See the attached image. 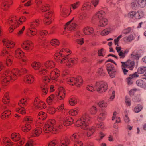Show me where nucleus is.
Returning <instances> with one entry per match:
<instances>
[{"mask_svg":"<svg viewBox=\"0 0 146 146\" xmlns=\"http://www.w3.org/2000/svg\"><path fill=\"white\" fill-rule=\"evenodd\" d=\"M59 111H62V114L59 115L58 117L63 123L64 125L66 126H68L72 124L74 121L70 117H68V112L64 108V105L62 104L57 108Z\"/></svg>","mask_w":146,"mask_h":146,"instance_id":"nucleus-11","label":"nucleus"},{"mask_svg":"<svg viewBox=\"0 0 146 146\" xmlns=\"http://www.w3.org/2000/svg\"><path fill=\"white\" fill-rule=\"evenodd\" d=\"M99 21V26L100 27H104L108 23V20L105 17L101 19Z\"/></svg>","mask_w":146,"mask_h":146,"instance_id":"nucleus-38","label":"nucleus"},{"mask_svg":"<svg viewBox=\"0 0 146 146\" xmlns=\"http://www.w3.org/2000/svg\"><path fill=\"white\" fill-rule=\"evenodd\" d=\"M135 35L131 34L123 38V40L125 42H131L134 40L135 38Z\"/></svg>","mask_w":146,"mask_h":146,"instance_id":"nucleus-34","label":"nucleus"},{"mask_svg":"<svg viewBox=\"0 0 146 146\" xmlns=\"http://www.w3.org/2000/svg\"><path fill=\"white\" fill-rule=\"evenodd\" d=\"M78 18L82 21L85 20L86 19L88 18V17L87 16V14L84 12H82L79 13L78 14Z\"/></svg>","mask_w":146,"mask_h":146,"instance_id":"nucleus-43","label":"nucleus"},{"mask_svg":"<svg viewBox=\"0 0 146 146\" xmlns=\"http://www.w3.org/2000/svg\"><path fill=\"white\" fill-rule=\"evenodd\" d=\"M59 144V141L54 140L50 142L48 145V146H58Z\"/></svg>","mask_w":146,"mask_h":146,"instance_id":"nucleus-53","label":"nucleus"},{"mask_svg":"<svg viewBox=\"0 0 146 146\" xmlns=\"http://www.w3.org/2000/svg\"><path fill=\"white\" fill-rule=\"evenodd\" d=\"M11 137L13 141L16 142L14 144L10 141L9 138L7 137H4L3 140V144L6 146H21L25 142V139L24 138L21 139L19 133H13L11 135Z\"/></svg>","mask_w":146,"mask_h":146,"instance_id":"nucleus-8","label":"nucleus"},{"mask_svg":"<svg viewBox=\"0 0 146 146\" xmlns=\"http://www.w3.org/2000/svg\"><path fill=\"white\" fill-rule=\"evenodd\" d=\"M124 113L125 114V116L123 117L124 121L126 124L128 125L129 123L130 120L128 116L127 111L126 110H125Z\"/></svg>","mask_w":146,"mask_h":146,"instance_id":"nucleus-48","label":"nucleus"},{"mask_svg":"<svg viewBox=\"0 0 146 146\" xmlns=\"http://www.w3.org/2000/svg\"><path fill=\"white\" fill-rule=\"evenodd\" d=\"M59 141V146H68L70 143V139L67 137L61 138Z\"/></svg>","mask_w":146,"mask_h":146,"instance_id":"nucleus-30","label":"nucleus"},{"mask_svg":"<svg viewBox=\"0 0 146 146\" xmlns=\"http://www.w3.org/2000/svg\"><path fill=\"white\" fill-rule=\"evenodd\" d=\"M32 127L31 124H26L25 125H23L21 128L23 131L25 132H27L29 131Z\"/></svg>","mask_w":146,"mask_h":146,"instance_id":"nucleus-44","label":"nucleus"},{"mask_svg":"<svg viewBox=\"0 0 146 146\" xmlns=\"http://www.w3.org/2000/svg\"><path fill=\"white\" fill-rule=\"evenodd\" d=\"M36 6L35 8L36 10H40L42 12H46L45 14V18L44 22L46 24L51 23L52 15V12L49 10L50 5L46 2L43 1V0H35Z\"/></svg>","mask_w":146,"mask_h":146,"instance_id":"nucleus-7","label":"nucleus"},{"mask_svg":"<svg viewBox=\"0 0 146 146\" xmlns=\"http://www.w3.org/2000/svg\"><path fill=\"white\" fill-rule=\"evenodd\" d=\"M41 88L42 94L43 95H45L47 94L48 88H50V92L54 91L55 90L54 87L52 85H43L41 86Z\"/></svg>","mask_w":146,"mask_h":146,"instance_id":"nucleus-24","label":"nucleus"},{"mask_svg":"<svg viewBox=\"0 0 146 146\" xmlns=\"http://www.w3.org/2000/svg\"><path fill=\"white\" fill-rule=\"evenodd\" d=\"M39 24V20L38 19H34L28 25L26 31V34L28 36L33 37L37 35V38L38 42L44 47L49 45V41L44 36L48 34V32L46 30L38 29L36 27Z\"/></svg>","mask_w":146,"mask_h":146,"instance_id":"nucleus-2","label":"nucleus"},{"mask_svg":"<svg viewBox=\"0 0 146 146\" xmlns=\"http://www.w3.org/2000/svg\"><path fill=\"white\" fill-rule=\"evenodd\" d=\"M139 76L137 72L130 74L128 77L126 79V81L129 85L131 84L133 82L132 79Z\"/></svg>","mask_w":146,"mask_h":146,"instance_id":"nucleus-31","label":"nucleus"},{"mask_svg":"<svg viewBox=\"0 0 146 146\" xmlns=\"http://www.w3.org/2000/svg\"><path fill=\"white\" fill-rule=\"evenodd\" d=\"M117 113L116 111H114L113 112V115L112 117V120L113 121L116 119V121L115 123H121V118L120 117H117Z\"/></svg>","mask_w":146,"mask_h":146,"instance_id":"nucleus-40","label":"nucleus"},{"mask_svg":"<svg viewBox=\"0 0 146 146\" xmlns=\"http://www.w3.org/2000/svg\"><path fill=\"white\" fill-rule=\"evenodd\" d=\"M115 49L120 58H124L128 52V50H127L124 51L121 50V48L120 46H116Z\"/></svg>","mask_w":146,"mask_h":146,"instance_id":"nucleus-28","label":"nucleus"},{"mask_svg":"<svg viewBox=\"0 0 146 146\" xmlns=\"http://www.w3.org/2000/svg\"><path fill=\"white\" fill-rule=\"evenodd\" d=\"M71 53L67 48V45H63L60 50V52H57L55 54L54 57L55 61L60 62L62 65H66L70 68L77 63L78 60L76 58H69L68 56Z\"/></svg>","mask_w":146,"mask_h":146,"instance_id":"nucleus-5","label":"nucleus"},{"mask_svg":"<svg viewBox=\"0 0 146 146\" xmlns=\"http://www.w3.org/2000/svg\"><path fill=\"white\" fill-rule=\"evenodd\" d=\"M86 88L88 90L91 92L96 90L99 93H103L107 90L108 85L106 82L104 81L97 82L93 84L87 85Z\"/></svg>","mask_w":146,"mask_h":146,"instance_id":"nucleus-10","label":"nucleus"},{"mask_svg":"<svg viewBox=\"0 0 146 146\" xmlns=\"http://www.w3.org/2000/svg\"><path fill=\"white\" fill-rule=\"evenodd\" d=\"M25 19V17H19L15 15L11 16L6 22V24L9 27V32H12L14 29L18 27L20 23H22Z\"/></svg>","mask_w":146,"mask_h":146,"instance_id":"nucleus-9","label":"nucleus"},{"mask_svg":"<svg viewBox=\"0 0 146 146\" xmlns=\"http://www.w3.org/2000/svg\"><path fill=\"white\" fill-rule=\"evenodd\" d=\"M79 111V109L78 108H76L73 109L69 111L70 115L74 116L76 115L78 113Z\"/></svg>","mask_w":146,"mask_h":146,"instance_id":"nucleus-41","label":"nucleus"},{"mask_svg":"<svg viewBox=\"0 0 146 146\" xmlns=\"http://www.w3.org/2000/svg\"><path fill=\"white\" fill-rule=\"evenodd\" d=\"M133 31V28L132 27H128L123 29L122 31V33L124 34H126Z\"/></svg>","mask_w":146,"mask_h":146,"instance_id":"nucleus-52","label":"nucleus"},{"mask_svg":"<svg viewBox=\"0 0 146 146\" xmlns=\"http://www.w3.org/2000/svg\"><path fill=\"white\" fill-rule=\"evenodd\" d=\"M51 44L54 46H57L59 44V41L56 39H53L50 42Z\"/></svg>","mask_w":146,"mask_h":146,"instance_id":"nucleus-55","label":"nucleus"},{"mask_svg":"<svg viewBox=\"0 0 146 146\" xmlns=\"http://www.w3.org/2000/svg\"><path fill=\"white\" fill-rule=\"evenodd\" d=\"M125 64L127 68L131 70H132L134 66V62L133 61L129 60L126 62H125Z\"/></svg>","mask_w":146,"mask_h":146,"instance_id":"nucleus-39","label":"nucleus"},{"mask_svg":"<svg viewBox=\"0 0 146 146\" xmlns=\"http://www.w3.org/2000/svg\"><path fill=\"white\" fill-rule=\"evenodd\" d=\"M13 53L14 54L16 57L21 58V60L24 63V64L26 62L27 59L24 56V53L20 49L16 48L13 50Z\"/></svg>","mask_w":146,"mask_h":146,"instance_id":"nucleus-20","label":"nucleus"},{"mask_svg":"<svg viewBox=\"0 0 146 146\" xmlns=\"http://www.w3.org/2000/svg\"><path fill=\"white\" fill-rule=\"evenodd\" d=\"M55 62L52 60H48L42 63L34 62L31 64L32 67L36 71V73L41 76H44L43 78L44 82L47 83L52 81L59 85L65 81L68 84L77 87H80L82 84V77L77 76L76 78L70 77L67 71H62L61 76L60 71L57 69H53L55 67Z\"/></svg>","mask_w":146,"mask_h":146,"instance_id":"nucleus-1","label":"nucleus"},{"mask_svg":"<svg viewBox=\"0 0 146 146\" xmlns=\"http://www.w3.org/2000/svg\"><path fill=\"white\" fill-rule=\"evenodd\" d=\"M82 31L83 33L85 35H89L92 34L93 35V36H95V35L94 29L91 27H86L83 29Z\"/></svg>","mask_w":146,"mask_h":146,"instance_id":"nucleus-27","label":"nucleus"},{"mask_svg":"<svg viewBox=\"0 0 146 146\" xmlns=\"http://www.w3.org/2000/svg\"><path fill=\"white\" fill-rule=\"evenodd\" d=\"M80 4V2L77 1L71 4L70 7L66 5L61 6L60 10V19L62 20L64 18H66L70 15V13L72 11L71 7L74 10L78 8Z\"/></svg>","mask_w":146,"mask_h":146,"instance_id":"nucleus-12","label":"nucleus"},{"mask_svg":"<svg viewBox=\"0 0 146 146\" xmlns=\"http://www.w3.org/2000/svg\"><path fill=\"white\" fill-rule=\"evenodd\" d=\"M27 70L24 68L21 69V70L17 68L5 70L4 73L0 75L2 85L3 86H7L9 84L10 81L14 80L18 77L21 76L22 74L27 73Z\"/></svg>","mask_w":146,"mask_h":146,"instance_id":"nucleus-6","label":"nucleus"},{"mask_svg":"<svg viewBox=\"0 0 146 146\" xmlns=\"http://www.w3.org/2000/svg\"><path fill=\"white\" fill-rule=\"evenodd\" d=\"M143 108V106L141 105L138 104L135 106L133 109V111L136 113L140 111Z\"/></svg>","mask_w":146,"mask_h":146,"instance_id":"nucleus-51","label":"nucleus"},{"mask_svg":"<svg viewBox=\"0 0 146 146\" xmlns=\"http://www.w3.org/2000/svg\"><path fill=\"white\" fill-rule=\"evenodd\" d=\"M107 112L102 110V112L100 113L97 117V121H103L105 118Z\"/></svg>","mask_w":146,"mask_h":146,"instance_id":"nucleus-35","label":"nucleus"},{"mask_svg":"<svg viewBox=\"0 0 146 146\" xmlns=\"http://www.w3.org/2000/svg\"><path fill=\"white\" fill-rule=\"evenodd\" d=\"M27 104V99L26 98H22L19 103V106L20 107L16 109V111L17 112H18L22 114H25V110L24 108V106Z\"/></svg>","mask_w":146,"mask_h":146,"instance_id":"nucleus-19","label":"nucleus"},{"mask_svg":"<svg viewBox=\"0 0 146 146\" xmlns=\"http://www.w3.org/2000/svg\"><path fill=\"white\" fill-rule=\"evenodd\" d=\"M140 57V55L138 54L137 51L135 50H134L131 54V57L133 59H135L137 60H138Z\"/></svg>","mask_w":146,"mask_h":146,"instance_id":"nucleus-42","label":"nucleus"},{"mask_svg":"<svg viewBox=\"0 0 146 146\" xmlns=\"http://www.w3.org/2000/svg\"><path fill=\"white\" fill-rule=\"evenodd\" d=\"M13 53L14 54L16 57L21 58V60L24 63V64L26 62L27 59L24 56V53L20 49L16 48L13 50Z\"/></svg>","mask_w":146,"mask_h":146,"instance_id":"nucleus-21","label":"nucleus"},{"mask_svg":"<svg viewBox=\"0 0 146 146\" xmlns=\"http://www.w3.org/2000/svg\"><path fill=\"white\" fill-rule=\"evenodd\" d=\"M90 113L92 115H95L98 111V109L96 105H93L89 110Z\"/></svg>","mask_w":146,"mask_h":146,"instance_id":"nucleus-50","label":"nucleus"},{"mask_svg":"<svg viewBox=\"0 0 146 146\" xmlns=\"http://www.w3.org/2000/svg\"><path fill=\"white\" fill-rule=\"evenodd\" d=\"M121 66L122 70L124 74H126L128 72V70L126 69V68H127V67L125 65V62H121Z\"/></svg>","mask_w":146,"mask_h":146,"instance_id":"nucleus-46","label":"nucleus"},{"mask_svg":"<svg viewBox=\"0 0 146 146\" xmlns=\"http://www.w3.org/2000/svg\"><path fill=\"white\" fill-rule=\"evenodd\" d=\"M137 72L138 74H143L142 78L146 80V67H141L139 68Z\"/></svg>","mask_w":146,"mask_h":146,"instance_id":"nucleus-32","label":"nucleus"},{"mask_svg":"<svg viewBox=\"0 0 146 146\" xmlns=\"http://www.w3.org/2000/svg\"><path fill=\"white\" fill-rule=\"evenodd\" d=\"M91 5L90 3L86 2L84 4L81 10L82 11H84L85 10L88 11L91 8Z\"/></svg>","mask_w":146,"mask_h":146,"instance_id":"nucleus-37","label":"nucleus"},{"mask_svg":"<svg viewBox=\"0 0 146 146\" xmlns=\"http://www.w3.org/2000/svg\"><path fill=\"white\" fill-rule=\"evenodd\" d=\"M38 125L40 127H37L33 130L31 133V136L33 137H37L39 136L42 132V128L43 131L46 133L52 132L56 133L61 129L62 127L58 123H56L54 119H52L47 121L44 124H42L41 122L38 121L35 123L36 126Z\"/></svg>","mask_w":146,"mask_h":146,"instance_id":"nucleus-4","label":"nucleus"},{"mask_svg":"<svg viewBox=\"0 0 146 146\" xmlns=\"http://www.w3.org/2000/svg\"><path fill=\"white\" fill-rule=\"evenodd\" d=\"M74 18H73L71 20L67 22L66 25L65 30V31L63 32V34H66V30L70 31H72L76 29L78 27V25L76 22L73 21Z\"/></svg>","mask_w":146,"mask_h":146,"instance_id":"nucleus-15","label":"nucleus"},{"mask_svg":"<svg viewBox=\"0 0 146 146\" xmlns=\"http://www.w3.org/2000/svg\"><path fill=\"white\" fill-rule=\"evenodd\" d=\"M5 108L3 112L2 113L1 118L2 119H7L9 117L11 114V111L8 109H7V106H4V108Z\"/></svg>","mask_w":146,"mask_h":146,"instance_id":"nucleus-29","label":"nucleus"},{"mask_svg":"<svg viewBox=\"0 0 146 146\" xmlns=\"http://www.w3.org/2000/svg\"><path fill=\"white\" fill-rule=\"evenodd\" d=\"M34 104L35 107L38 109H42L45 108L46 106L45 103L40 100L37 97H36L35 100Z\"/></svg>","mask_w":146,"mask_h":146,"instance_id":"nucleus-23","label":"nucleus"},{"mask_svg":"<svg viewBox=\"0 0 146 146\" xmlns=\"http://www.w3.org/2000/svg\"><path fill=\"white\" fill-rule=\"evenodd\" d=\"M107 8H105L103 10H100L97 12L95 15L90 17L92 21H94L98 19L100 20L105 17L106 15V10Z\"/></svg>","mask_w":146,"mask_h":146,"instance_id":"nucleus-18","label":"nucleus"},{"mask_svg":"<svg viewBox=\"0 0 146 146\" xmlns=\"http://www.w3.org/2000/svg\"><path fill=\"white\" fill-rule=\"evenodd\" d=\"M122 35H120L117 38H115L114 40L115 44L117 46H119L118 45V42L119 41L120 39L122 37Z\"/></svg>","mask_w":146,"mask_h":146,"instance_id":"nucleus-59","label":"nucleus"},{"mask_svg":"<svg viewBox=\"0 0 146 146\" xmlns=\"http://www.w3.org/2000/svg\"><path fill=\"white\" fill-rule=\"evenodd\" d=\"M56 111V109L54 107H50L48 110V113L51 114H53Z\"/></svg>","mask_w":146,"mask_h":146,"instance_id":"nucleus-64","label":"nucleus"},{"mask_svg":"<svg viewBox=\"0 0 146 146\" xmlns=\"http://www.w3.org/2000/svg\"><path fill=\"white\" fill-rule=\"evenodd\" d=\"M98 105L101 108H105L107 107L108 104L104 100L101 101L97 103Z\"/></svg>","mask_w":146,"mask_h":146,"instance_id":"nucleus-47","label":"nucleus"},{"mask_svg":"<svg viewBox=\"0 0 146 146\" xmlns=\"http://www.w3.org/2000/svg\"><path fill=\"white\" fill-rule=\"evenodd\" d=\"M23 80L25 82L31 84L33 82L34 78L32 75H27L24 76Z\"/></svg>","mask_w":146,"mask_h":146,"instance_id":"nucleus-33","label":"nucleus"},{"mask_svg":"<svg viewBox=\"0 0 146 146\" xmlns=\"http://www.w3.org/2000/svg\"><path fill=\"white\" fill-rule=\"evenodd\" d=\"M90 117L87 112H84L81 117L76 119L75 125L78 127L85 130L86 132L87 137H90L95 132L96 128L100 129L102 131L104 130V123L103 122L99 123L97 124L96 127L94 126L89 127V124L90 121Z\"/></svg>","mask_w":146,"mask_h":146,"instance_id":"nucleus-3","label":"nucleus"},{"mask_svg":"<svg viewBox=\"0 0 146 146\" xmlns=\"http://www.w3.org/2000/svg\"><path fill=\"white\" fill-rule=\"evenodd\" d=\"M46 116V113L43 112H40L39 113L38 115V118L40 120H44Z\"/></svg>","mask_w":146,"mask_h":146,"instance_id":"nucleus-49","label":"nucleus"},{"mask_svg":"<svg viewBox=\"0 0 146 146\" xmlns=\"http://www.w3.org/2000/svg\"><path fill=\"white\" fill-rule=\"evenodd\" d=\"M2 101L5 104H7L9 102L10 99L8 93L5 92V93L4 97L3 98Z\"/></svg>","mask_w":146,"mask_h":146,"instance_id":"nucleus-45","label":"nucleus"},{"mask_svg":"<svg viewBox=\"0 0 146 146\" xmlns=\"http://www.w3.org/2000/svg\"><path fill=\"white\" fill-rule=\"evenodd\" d=\"M24 121L26 122L32 124L33 122V119L30 116H27L25 117L24 119Z\"/></svg>","mask_w":146,"mask_h":146,"instance_id":"nucleus-58","label":"nucleus"},{"mask_svg":"<svg viewBox=\"0 0 146 146\" xmlns=\"http://www.w3.org/2000/svg\"><path fill=\"white\" fill-rule=\"evenodd\" d=\"M21 46L24 49L30 51L33 49V45L31 42L27 40L21 44Z\"/></svg>","mask_w":146,"mask_h":146,"instance_id":"nucleus-25","label":"nucleus"},{"mask_svg":"<svg viewBox=\"0 0 146 146\" xmlns=\"http://www.w3.org/2000/svg\"><path fill=\"white\" fill-rule=\"evenodd\" d=\"M115 29V26H110L100 32V34L102 36L107 35L113 32Z\"/></svg>","mask_w":146,"mask_h":146,"instance_id":"nucleus-26","label":"nucleus"},{"mask_svg":"<svg viewBox=\"0 0 146 146\" xmlns=\"http://www.w3.org/2000/svg\"><path fill=\"white\" fill-rule=\"evenodd\" d=\"M69 103L71 106H74L77 103V98L75 96H71L69 99Z\"/></svg>","mask_w":146,"mask_h":146,"instance_id":"nucleus-36","label":"nucleus"},{"mask_svg":"<svg viewBox=\"0 0 146 146\" xmlns=\"http://www.w3.org/2000/svg\"><path fill=\"white\" fill-rule=\"evenodd\" d=\"M107 70L110 77L111 78L115 77L116 70L113 65L111 63L108 64L106 66Z\"/></svg>","mask_w":146,"mask_h":146,"instance_id":"nucleus-22","label":"nucleus"},{"mask_svg":"<svg viewBox=\"0 0 146 146\" xmlns=\"http://www.w3.org/2000/svg\"><path fill=\"white\" fill-rule=\"evenodd\" d=\"M13 3V1L12 0H10L7 3L4 5V8H3L4 10H6L7 8L9 7Z\"/></svg>","mask_w":146,"mask_h":146,"instance_id":"nucleus-63","label":"nucleus"},{"mask_svg":"<svg viewBox=\"0 0 146 146\" xmlns=\"http://www.w3.org/2000/svg\"><path fill=\"white\" fill-rule=\"evenodd\" d=\"M65 96V90L62 87H59L58 90L55 93L51 95L46 99V102L49 104H51L52 102H55L57 100H63Z\"/></svg>","mask_w":146,"mask_h":146,"instance_id":"nucleus-13","label":"nucleus"},{"mask_svg":"<svg viewBox=\"0 0 146 146\" xmlns=\"http://www.w3.org/2000/svg\"><path fill=\"white\" fill-rule=\"evenodd\" d=\"M127 16L129 18L138 20L144 18L145 13L142 10H139L137 11H135L129 12Z\"/></svg>","mask_w":146,"mask_h":146,"instance_id":"nucleus-14","label":"nucleus"},{"mask_svg":"<svg viewBox=\"0 0 146 146\" xmlns=\"http://www.w3.org/2000/svg\"><path fill=\"white\" fill-rule=\"evenodd\" d=\"M115 98V92L113 91L110 94V101H112Z\"/></svg>","mask_w":146,"mask_h":146,"instance_id":"nucleus-61","label":"nucleus"},{"mask_svg":"<svg viewBox=\"0 0 146 146\" xmlns=\"http://www.w3.org/2000/svg\"><path fill=\"white\" fill-rule=\"evenodd\" d=\"M106 2L112 7H115V3L113 0H106Z\"/></svg>","mask_w":146,"mask_h":146,"instance_id":"nucleus-62","label":"nucleus"},{"mask_svg":"<svg viewBox=\"0 0 146 146\" xmlns=\"http://www.w3.org/2000/svg\"><path fill=\"white\" fill-rule=\"evenodd\" d=\"M146 6V0H133L131 6L134 9L138 7L144 8Z\"/></svg>","mask_w":146,"mask_h":146,"instance_id":"nucleus-17","label":"nucleus"},{"mask_svg":"<svg viewBox=\"0 0 146 146\" xmlns=\"http://www.w3.org/2000/svg\"><path fill=\"white\" fill-rule=\"evenodd\" d=\"M34 145V141L33 140L28 138L26 142L25 146H32Z\"/></svg>","mask_w":146,"mask_h":146,"instance_id":"nucleus-56","label":"nucleus"},{"mask_svg":"<svg viewBox=\"0 0 146 146\" xmlns=\"http://www.w3.org/2000/svg\"><path fill=\"white\" fill-rule=\"evenodd\" d=\"M106 51L103 49H101L98 51V54L99 56H105Z\"/></svg>","mask_w":146,"mask_h":146,"instance_id":"nucleus-54","label":"nucleus"},{"mask_svg":"<svg viewBox=\"0 0 146 146\" xmlns=\"http://www.w3.org/2000/svg\"><path fill=\"white\" fill-rule=\"evenodd\" d=\"M80 133L79 132L73 134L70 137L71 140L74 143V146H83V143L80 139Z\"/></svg>","mask_w":146,"mask_h":146,"instance_id":"nucleus-16","label":"nucleus"},{"mask_svg":"<svg viewBox=\"0 0 146 146\" xmlns=\"http://www.w3.org/2000/svg\"><path fill=\"white\" fill-rule=\"evenodd\" d=\"M137 85L139 86L142 87L143 85H145V83L142 80H138L136 81Z\"/></svg>","mask_w":146,"mask_h":146,"instance_id":"nucleus-57","label":"nucleus"},{"mask_svg":"<svg viewBox=\"0 0 146 146\" xmlns=\"http://www.w3.org/2000/svg\"><path fill=\"white\" fill-rule=\"evenodd\" d=\"M125 102L127 106H130L131 104V99L128 97H126Z\"/></svg>","mask_w":146,"mask_h":146,"instance_id":"nucleus-60","label":"nucleus"}]
</instances>
